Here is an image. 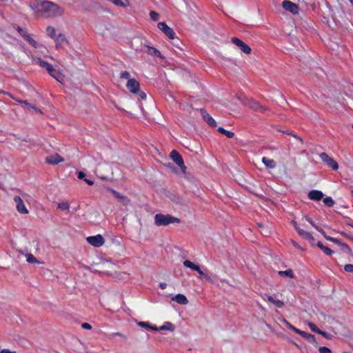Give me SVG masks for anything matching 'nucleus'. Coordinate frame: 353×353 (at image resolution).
<instances>
[{"mask_svg": "<svg viewBox=\"0 0 353 353\" xmlns=\"http://www.w3.org/2000/svg\"><path fill=\"white\" fill-rule=\"evenodd\" d=\"M30 6L38 16L43 18L57 17L63 12L58 4L50 1L34 0L30 3Z\"/></svg>", "mask_w": 353, "mask_h": 353, "instance_id": "1", "label": "nucleus"}, {"mask_svg": "<svg viewBox=\"0 0 353 353\" xmlns=\"http://www.w3.org/2000/svg\"><path fill=\"white\" fill-rule=\"evenodd\" d=\"M181 220L170 214H157L154 216V223L157 226H166L171 223H180Z\"/></svg>", "mask_w": 353, "mask_h": 353, "instance_id": "2", "label": "nucleus"}, {"mask_svg": "<svg viewBox=\"0 0 353 353\" xmlns=\"http://www.w3.org/2000/svg\"><path fill=\"white\" fill-rule=\"evenodd\" d=\"M321 160L333 170H336L339 168L338 163L327 153L322 152L319 155Z\"/></svg>", "mask_w": 353, "mask_h": 353, "instance_id": "3", "label": "nucleus"}, {"mask_svg": "<svg viewBox=\"0 0 353 353\" xmlns=\"http://www.w3.org/2000/svg\"><path fill=\"white\" fill-rule=\"evenodd\" d=\"M170 158L172 161L182 170H184L186 167L185 165L182 156L179 154V152L175 150H173L170 152Z\"/></svg>", "mask_w": 353, "mask_h": 353, "instance_id": "4", "label": "nucleus"}, {"mask_svg": "<svg viewBox=\"0 0 353 353\" xmlns=\"http://www.w3.org/2000/svg\"><path fill=\"white\" fill-rule=\"evenodd\" d=\"M157 27L161 30L169 39H174L175 38V32L172 28L169 27L165 22H159Z\"/></svg>", "mask_w": 353, "mask_h": 353, "instance_id": "5", "label": "nucleus"}, {"mask_svg": "<svg viewBox=\"0 0 353 353\" xmlns=\"http://www.w3.org/2000/svg\"><path fill=\"white\" fill-rule=\"evenodd\" d=\"M231 41L234 45L238 46L243 52L245 53L246 54L251 53V48L242 40L237 37H232Z\"/></svg>", "mask_w": 353, "mask_h": 353, "instance_id": "6", "label": "nucleus"}, {"mask_svg": "<svg viewBox=\"0 0 353 353\" xmlns=\"http://www.w3.org/2000/svg\"><path fill=\"white\" fill-rule=\"evenodd\" d=\"M86 240L90 245L97 248L101 247L105 243V240L101 234L88 236Z\"/></svg>", "mask_w": 353, "mask_h": 353, "instance_id": "7", "label": "nucleus"}, {"mask_svg": "<svg viewBox=\"0 0 353 353\" xmlns=\"http://www.w3.org/2000/svg\"><path fill=\"white\" fill-rule=\"evenodd\" d=\"M14 201L16 203L17 210L20 214H26L28 213V210L26 207L23 201L19 196H14Z\"/></svg>", "mask_w": 353, "mask_h": 353, "instance_id": "8", "label": "nucleus"}, {"mask_svg": "<svg viewBox=\"0 0 353 353\" xmlns=\"http://www.w3.org/2000/svg\"><path fill=\"white\" fill-rule=\"evenodd\" d=\"M282 6L285 10L289 11L292 14H297L299 12L298 6L289 0H284L282 2Z\"/></svg>", "mask_w": 353, "mask_h": 353, "instance_id": "9", "label": "nucleus"}, {"mask_svg": "<svg viewBox=\"0 0 353 353\" xmlns=\"http://www.w3.org/2000/svg\"><path fill=\"white\" fill-rule=\"evenodd\" d=\"M292 225L294 226V229L296 230V232H298V234L303 236V238L307 239V240H310V241H312V240H314V237L312 235L311 233L308 232H306L304 230L300 228L299 226H298V223L296 221L293 220L292 221Z\"/></svg>", "mask_w": 353, "mask_h": 353, "instance_id": "10", "label": "nucleus"}, {"mask_svg": "<svg viewBox=\"0 0 353 353\" xmlns=\"http://www.w3.org/2000/svg\"><path fill=\"white\" fill-rule=\"evenodd\" d=\"M126 88L132 93H138L140 89L139 83L135 79H129L126 83Z\"/></svg>", "mask_w": 353, "mask_h": 353, "instance_id": "11", "label": "nucleus"}, {"mask_svg": "<svg viewBox=\"0 0 353 353\" xmlns=\"http://www.w3.org/2000/svg\"><path fill=\"white\" fill-rule=\"evenodd\" d=\"M201 114L203 120L211 127L215 128L216 126V123L214 119L208 114V112L204 109L202 108L200 110Z\"/></svg>", "mask_w": 353, "mask_h": 353, "instance_id": "12", "label": "nucleus"}, {"mask_svg": "<svg viewBox=\"0 0 353 353\" xmlns=\"http://www.w3.org/2000/svg\"><path fill=\"white\" fill-rule=\"evenodd\" d=\"M48 73L60 83L64 80V75L59 70L54 68L53 66L48 71Z\"/></svg>", "mask_w": 353, "mask_h": 353, "instance_id": "13", "label": "nucleus"}, {"mask_svg": "<svg viewBox=\"0 0 353 353\" xmlns=\"http://www.w3.org/2000/svg\"><path fill=\"white\" fill-rule=\"evenodd\" d=\"M248 105L250 108L259 112H264L267 110L265 106L261 105L258 101L253 99L249 101Z\"/></svg>", "mask_w": 353, "mask_h": 353, "instance_id": "14", "label": "nucleus"}, {"mask_svg": "<svg viewBox=\"0 0 353 353\" xmlns=\"http://www.w3.org/2000/svg\"><path fill=\"white\" fill-rule=\"evenodd\" d=\"M64 159L58 154L50 155L47 157L46 161L51 165H57L58 163L63 162Z\"/></svg>", "mask_w": 353, "mask_h": 353, "instance_id": "15", "label": "nucleus"}, {"mask_svg": "<svg viewBox=\"0 0 353 353\" xmlns=\"http://www.w3.org/2000/svg\"><path fill=\"white\" fill-rule=\"evenodd\" d=\"M21 36L23 38L25 41H26L30 45L32 46L35 48H39V45L37 43V41L31 37L30 34L25 30Z\"/></svg>", "mask_w": 353, "mask_h": 353, "instance_id": "16", "label": "nucleus"}, {"mask_svg": "<svg viewBox=\"0 0 353 353\" xmlns=\"http://www.w3.org/2000/svg\"><path fill=\"white\" fill-rule=\"evenodd\" d=\"M0 93L10 97L11 99L15 100L16 101H17L18 103H19L21 104H24L25 105H26V106H28V107H29L30 108H32L34 110L37 109V108L34 105H32V104L29 103L27 101H23V100H20V99H16L10 92H6V91L2 90H0Z\"/></svg>", "mask_w": 353, "mask_h": 353, "instance_id": "17", "label": "nucleus"}, {"mask_svg": "<svg viewBox=\"0 0 353 353\" xmlns=\"http://www.w3.org/2000/svg\"><path fill=\"white\" fill-rule=\"evenodd\" d=\"M33 61L38 65H39L40 67H41L43 69L46 70L47 72L51 69L52 65L49 63L48 62L43 61L40 57H34L33 58Z\"/></svg>", "mask_w": 353, "mask_h": 353, "instance_id": "18", "label": "nucleus"}, {"mask_svg": "<svg viewBox=\"0 0 353 353\" xmlns=\"http://www.w3.org/2000/svg\"><path fill=\"white\" fill-rule=\"evenodd\" d=\"M323 197V194L320 190H313L308 193V198L313 201H320Z\"/></svg>", "mask_w": 353, "mask_h": 353, "instance_id": "19", "label": "nucleus"}, {"mask_svg": "<svg viewBox=\"0 0 353 353\" xmlns=\"http://www.w3.org/2000/svg\"><path fill=\"white\" fill-rule=\"evenodd\" d=\"M146 48H147V50H145V52L148 54L153 56V57H159L161 59L164 58V57H163L161 55V52L159 50H157V48H155L154 47L146 46Z\"/></svg>", "mask_w": 353, "mask_h": 353, "instance_id": "20", "label": "nucleus"}, {"mask_svg": "<svg viewBox=\"0 0 353 353\" xmlns=\"http://www.w3.org/2000/svg\"><path fill=\"white\" fill-rule=\"evenodd\" d=\"M53 39L55 41L57 49L60 48L64 43H66V39L65 36L61 33L57 34L55 38Z\"/></svg>", "mask_w": 353, "mask_h": 353, "instance_id": "21", "label": "nucleus"}, {"mask_svg": "<svg viewBox=\"0 0 353 353\" xmlns=\"http://www.w3.org/2000/svg\"><path fill=\"white\" fill-rule=\"evenodd\" d=\"M172 300L181 305H187L188 303L187 297L182 294H176L172 299Z\"/></svg>", "mask_w": 353, "mask_h": 353, "instance_id": "22", "label": "nucleus"}, {"mask_svg": "<svg viewBox=\"0 0 353 353\" xmlns=\"http://www.w3.org/2000/svg\"><path fill=\"white\" fill-rule=\"evenodd\" d=\"M268 300L273 303L276 307H277L278 308H281L284 306V303L283 301L279 300V299H276L273 296H271V295H268Z\"/></svg>", "mask_w": 353, "mask_h": 353, "instance_id": "23", "label": "nucleus"}, {"mask_svg": "<svg viewBox=\"0 0 353 353\" xmlns=\"http://www.w3.org/2000/svg\"><path fill=\"white\" fill-rule=\"evenodd\" d=\"M299 335L307 339L310 343H316V338L313 334L301 330Z\"/></svg>", "mask_w": 353, "mask_h": 353, "instance_id": "24", "label": "nucleus"}, {"mask_svg": "<svg viewBox=\"0 0 353 353\" xmlns=\"http://www.w3.org/2000/svg\"><path fill=\"white\" fill-rule=\"evenodd\" d=\"M263 164L269 168H274L276 167V162L273 159H268L265 157L262 158Z\"/></svg>", "mask_w": 353, "mask_h": 353, "instance_id": "25", "label": "nucleus"}, {"mask_svg": "<svg viewBox=\"0 0 353 353\" xmlns=\"http://www.w3.org/2000/svg\"><path fill=\"white\" fill-rule=\"evenodd\" d=\"M112 192L116 198L123 200V202L125 205H128L130 203V200L128 197L121 195L116 190H112Z\"/></svg>", "mask_w": 353, "mask_h": 353, "instance_id": "26", "label": "nucleus"}, {"mask_svg": "<svg viewBox=\"0 0 353 353\" xmlns=\"http://www.w3.org/2000/svg\"><path fill=\"white\" fill-rule=\"evenodd\" d=\"M183 265L185 267V268H190L192 269V270H199V265L194 263L193 262L189 261V260H185L183 263Z\"/></svg>", "mask_w": 353, "mask_h": 353, "instance_id": "27", "label": "nucleus"}, {"mask_svg": "<svg viewBox=\"0 0 353 353\" xmlns=\"http://www.w3.org/2000/svg\"><path fill=\"white\" fill-rule=\"evenodd\" d=\"M217 130H218L219 132H220L221 134H224L228 138H230L231 139V138H233L234 136V133L233 132L226 130L225 129H224L222 127H219Z\"/></svg>", "mask_w": 353, "mask_h": 353, "instance_id": "28", "label": "nucleus"}, {"mask_svg": "<svg viewBox=\"0 0 353 353\" xmlns=\"http://www.w3.org/2000/svg\"><path fill=\"white\" fill-rule=\"evenodd\" d=\"M278 273L280 276H286L291 279H293L294 277V274H293V272L291 269H288L284 271H279Z\"/></svg>", "mask_w": 353, "mask_h": 353, "instance_id": "29", "label": "nucleus"}, {"mask_svg": "<svg viewBox=\"0 0 353 353\" xmlns=\"http://www.w3.org/2000/svg\"><path fill=\"white\" fill-rule=\"evenodd\" d=\"M174 329V325L172 323H171L170 322H165L164 323V325H163L162 326H161L159 327V330H170V331H173Z\"/></svg>", "mask_w": 353, "mask_h": 353, "instance_id": "30", "label": "nucleus"}, {"mask_svg": "<svg viewBox=\"0 0 353 353\" xmlns=\"http://www.w3.org/2000/svg\"><path fill=\"white\" fill-rule=\"evenodd\" d=\"M46 32H47V34L54 39L55 38V37L57 36V34H56V30L54 27L52 26H48L46 28Z\"/></svg>", "mask_w": 353, "mask_h": 353, "instance_id": "31", "label": "nucleus"}, {"mask_svg": "<svg viewBox=\"0 0 353 353\" xmlns=\"http://www.w3.org/2000/svg\"><path fill=\"white\" fill-rule=\"evenodd\" d=\"M323 201L325 203V205L328 207H332L334 204V200L330 196H327L324 198Z\"/></svg>", "mask_w": 353, "mask_h": 353, "instance_id": "32", "label": "nucleus"}, {"mask_svg": "<svg viewBox=\"0 0 353 353\" xmlns=\"http://www.w3.org/2000/svg\"><path fill=\"white\" fill-rule=\"evenodd\" d=\"M58 208L63 211L68 210L70 205L68 202H61L58 204Z\"/></svg>", "mask_w": 353, "mask_h": 353, "instance_id": "33", "label": "nucleus"}, {"mask_svg": "<svg viewBox=\"0 0 353 353\" xmlns=\"http://www.w3.org/2000/svg\"><path fill=\"white\" fill-rule=\"evenodd\" d=\"M196 272H198L201 276H203V278H204L205 279H206L207 281H210V282L213 283V281H212V278H211L209 275L205 274L203 272V271L200 268H199V270H196Z\"/></svg>", "mask_w": 353, "mask_h": 353, "instance_id": "34", "label": "nucleus"}, {"mask_svg": "<svg viewBox=\"0 0 353 353\" xmlns=\"http://www.w3.org/2000/svg\"><path fill=\"white\" fill-rule=\"evenodd\" d=\"M307 325L312 332H314L317 334L319 333L320 329L314 323L312 322H308Z\"/></svg>", "mask_w": 353, "mask_h": 353, "instance_id": "35", "label": "nucleus"}, {"mask_svg": "<svg viewBox=\"0 0 353 353\" xmlns=\"http://www.w3.org/2000/svg\"><path fill=\"white\" fill-rule=\"evenodd\" d=\"M150 17L152 21H157L159 19V14L155 11L150 12Z\"/></svg>", "mask_w": 353, "mask_h": 353, "instance_id": "36", "label": "nucleus"}, {"mask_svg": "<svg viewBox=\"0 0 353 353\" xmlns=\"http://www.w3.org/2000/svg\"><path fill=\"white\" fill-rule=\"evenodd\" d=\"M285 322L286 323V324H287V325H288V327L290 330H291L294 331L295 333H296V334H300V332H301V330H299V329H298V328L295 327L294 326H293L292 324H290V323H288V321H285Z\"/></svg>", "mask_w": 353, "mask_h": 353, "instance_id": "37", "label": "nucleus"}, {"mask_svg": "<svg viewBox=\"0 0 353 353\" xmlns=\"http://www.w3.org/2000/svg\"><path fill=\"white\" fill-rule=\"evenodd\" d=\"M120 78L124 79H128V81L129 79H131L130 74L128 71H123L121 72Z\"/></svg>", "mask_w": 353, "mask_h": 353, "instance_id": "38", "label": "nucleus"}, {"mask_svg": "<svg viewBox=\"0 0 353 353\" xmlns=\"http://www.w3.org/2000/svg\"><path fill=\"white\" fill-rule=\"evenodd\" d=\"M319 351V353H332L330 348L325 346L320 347Z\"/></svg>", "mask_w": 353, "mask_h": 353, "instance_id": "39", "label": "nucleus"}, {"mask_svg": "<svg viewBox=\"0 0 353 353\" xmlns=\"http://www.w3.org/2000/svg\"><path fill=\"white\" fill-rule=\"evenodd\" d=\"M139 325L142 326V327H149L153 330H158V328L156 327H152L150 326L148 323L147 322H140L139 323Z\"/></svg>", "mask_w": 353, "mask_h": 353, "instance_id": "40", "label": "nucleus"}, {"mask_svg": "<svg viewBox=\"0 0 353 353\" xmlns=\"http://www.w3.org/2000/svg\"><path fill=\"white\" fill-rule=\"evenodd\" d=\"M326 255H331L332 254V253L334 252L332 250H331L330 248L326 247V246H324L323 248V249L321 250Z\"/></svg>", "mask_w": 353, "mask_h": 353, "instance_id": "41", "label": "nucleus"}, {"mask_svg": "<svg viewBox=\"0 0 353 353\" xmlns=\"http://www.w3.org/2000/svg\"><path fill=\"white\" fill-rule=\"evenodd\" d=\"M285 133L288 134V135H291V136L294 137V138L298 139L300 142L303 143V139L301 137H299L297 134H294L293 131H287Z\"/></svg>", "mask_w": 353, "mask_h": 353, "instance_id": "42", "label": "nucleus"}, {"mask_svg": "<svg viewBox=\"0 0 353 353\" xmlns=\"http://www.w3.org/2000/svg\"><path fill=\"white\" fill-rule=\"evenodd\" d=\"M114 336H119V337H121L123 339V338L125 339V336L123 334H121L120 332H113V333H112L110 334H108V337L109 338H113Z\"/></svg>", "mask_w": 353, "mask_h": 353, "instance_id": "43", "label": "nucleus"}, {"mask_svg": "<svg viewBox=\"0 0 353 353\" xmlns=\"http://www.w3.org/2000/svg\"><path fill=\"white\" fill-rule=\"evenodd\" d=\"M27 261L29 263H36L37 260L32 254H30L27 256Z\"/></svg>", "mask_w": 353, "mask_h": 353, "instance_id": "44", "label": "nucleus"}, {"mask_svg": "<svg viewBox=\"0 0 353 353\" xmlns=\"http://www.w3.org/2000/svg\"><path fill=\"white\" fill-rule=\"evenodd\" d=\"M344 270L350 273H353V265L352 264H347L344 266Z\"/></svg>", "mask_w": 353, "mask_h": 353, "instance_id": "45", "label": "nucleus"}, {"mask_svg": "<svg viewBox=\"0 0 353 353\" xmlns=\"http://www.w3.org/2000/svg\"><path fill=\"white\" fill-rule=\"evenodd\" d=\"M305 220L310 223L315 229H316V227H319L313 221L311 218L308 217V216H305Z\"/></svg>", "mask_w": 353, "mask_h": 353, "instance_id": "46", "label": "nucleus"}, {"mask_svg": "<svg viewBox=\"0 0 353 353\" xmlns=\"http://www.w3.org/2000/svg\"><path fill=\"white\" fill-rule=\"evenodd\" d=\"M112 3H114L115 5L121 6H125V3L123 1V0H112Z\"/></svg>", "mask_w": 353, "mask_h": 353, "instance_id": "47", "label": "nucleus"}, {"mask_svg": "<svg viewBox=\"0 0 353 353\" xmlns=\"http://www.w3.org/2000/svg\"><path fill=\"white\" fill-rule=\"evenodd\" d=\"M325 239L328 240V241H330L334 242V243H338L339 242L337 239L332 237V236H327V235H325Z\"/></svg>", "mask_w": 353, "mask_h": 353, "instance_id": "48", "label": "nucleus"}, {"mask_svg": "<svg viewBox=\"0 0 353 353\" xmlns=\"http://www.w3.org/2000/svg\"><path fill=\"white\" fill-rule=\"evenodd\" d=\"M81 327L85 330H91L92 325L88 323H83L81 324Z\"/></svg>", "mask_w": 353, "mask_h": 353, "instance_id": "49", "label": "nucleus"}, {"mask_svg": "<svg viewBox=\"0 0 353 353\" xmlns=\"http://www.w3.org/2000/svg\"><path fill=\"white\" fill-rule=\"evenodd\" d=\"M14 28H15L17 30V31L19 33V34L21 35V34L23 33V32L25 31V30H23L22 28H21L20 26H14Z\"/></svg>", "mask_w": 353, "mask_h": 353, "instance_id": "50", "label": "nucleus"}, {"mask_svg": "<svg viewBox=\"0 0 353 353\" xmlns=\"http://www.w3.org/2000/svg\"><path fill=\"white\" fill-rule=\"evenodd\" d=\"M85 176V174L83 172L79 171L78 172L77 177L79 179H84Z\"/></svg>", "mask_w": 353, "mask_h": 353, "instance_id": "51", "label": "nucleus"}, {"mask_svg": "<svg viewBox=\"0 0 353 353\" xmlns=\"http://www.w3.org/2000/svg\"><path fill=\"white\" fill-rule=\"evenodd\" d=\"M0 353H17L16 351H10L8 349H3L0 351Z\"/></svg>", "mask_w": 353, "mask_h": 353, "instance_id": "52", "label": "nucleus"}, {"mask_svg": "<svg viewBox=\"0 0 353 353\" xmlns=\"http://www.w3.org/2000/svg\"><path fill=\"white\" fill-rule=\"evenodd\" d=\"M316 230L317 231H319V232H320V233H321V234L324 237H325V235H327V234H325V232L323 229H321V228H319V227H316Z\"/></svg>", "mask_w": 353, "mask_h": 353, "instance_id": "53", "label": "nucleus"}, {"mask_svg": "<svg viewBox=\"0 0 353 353\" xmlns=\"http://www.w3.org/2000/svg\"><path fill=\"white\" fill-rule=\"evenodd\" d=\"M139 95L142 99H145L147 97L146 94L144 92H139Z\"/></svg>", "mask_w": 353, "mask_h": 353, "instance_id": "54", "label": "nucleus"}, {"mask_svg": "<svg viewBox=\"0 0 353 353\" xmlns=\"http://www.w3.org/2000/svg\"><path fill=\"white\" fill-rule=\"evenodd\" d=\"M84 181L89 185H92L94 184V181L92 180L85 179Z\"/></svg>", "mask_w": 353, "mask_h": 353, "instance_id": "55", "label": "nucleus"}, {"mask_svg": "<svg viewBox=\"0 0 353 353\" xmlns=\"http://www.w3.org/2000/svg\"><path fill=\"white\" fill-rule=\"evenodd\" d=\"M292 245H293L296 248L299 249V250H303V249L301 248V246H300V245H299L296 242H295V241H292Z\"/></svg>", "mask_w": 353, "mask_h": 353, "instance_id": "56", "label": "nucleus"}, {"mask_svg": "<svg viewBox=\"0 0 353 353\" xmlns=\"http://www.w3.org/2000/svg\"><path fill=\"white\" fill-rule=\"evenodd\" d=\"M318 334L322 335L323 336H324L325 338H327V333L324 331H322L320 330Z\"/></svg>", "mask_w": 353, "mask_h": 353, "instance_id": "57", "label": "nucleus"}, {"mask_svg": "<svg viewBox=\"0 0 353 353\" xmlns=\"http://www.w3.org/2000/svg\"><path fill=\"white\" fill-rule=\"evenodd\" d=\"M166 287H167V284H166L165 283H161L159 284V288H160L161 289H162V290L165 289V288H166Z\"/></svg>", "mask_w": 353, "mask_h": 353, "instance_id": "58", "label": "nucleus"}, {"mask_svg": "<svg viewBox=\"0 0 353 353\" xmlns=\"http://www.w3.org/2000/svg\"><path fill=\"white\" fill-rule=\"evenodd\" d=\"M316 245L318 246V248H319L321 250L323 249V248L325 246L322 242L321 241H318L317 243H316Z\"/></svg>", "mask_w": 353, "mask_h": 353, "instance_id": "59", "label": "nucleus"}, {"mask_svg": "<svg viewBox=\"0 0 353 353\" xmlns=\"http://www.w3.org/2000/svg\"><path fill=\"white\" fill-rule=\"evenodd\" d=\"M349 1L350 2V3L353 6V0H349Z\"/></svg>", "mask_w": 353, "mask_h": 353, "instance_id": "60", "label": "nucleus"}, {"mask_svg": "<svg viewBox=\"0 0 353 353\" xmlns=\"http://www.w3.org/2000/svg\"><path fill=\"white\" fill-rule=\"evenodd\" d=\"M3 186V183L0 181V188H1Z\"/></svg>", "mask_w": 353, "mask_h": 353, "instance_id": "61", "label": "nucleus"}, {"mask_svg": "<svg viewBox=\"0 0 353 353\" xmlns=\"http://www.w3.org/2000/svg\"><path fill=\"white\" fill-rule=\"evenodd\" d=\"M258 225H259V227H261V223H258Z\"/></svg>", "mask_w": 353, "mask_h": 353, "instance_id": "62", "label": "nucleus"}, {"mask_svg": "<svg viewBox=\"0 0 353 353\" xmlns=\"http://www.w3.org/2000/svg\"><path fill=\"white\" fill-rule=\"evenodd\" d=\"M351 194H352V195L353 196V190H352Z\"/></svg>", "mask_w": 353, "mask_h": 353, "instance_id": "63", "label": "nucleus"}, {"mask_svg": "<svg viewBox=\"0 0 353 353\" xmlns=\"http://www.w3.org/2000/svg\"><path fill=\"white\" fill-rule=\"evenodd\" d=\"M352 128H353V124H352Z\"/></svg>", "mask_w": 353, "mask_h": 353, "instance_id": "64", "label": "nucleus"}]
</instances>
